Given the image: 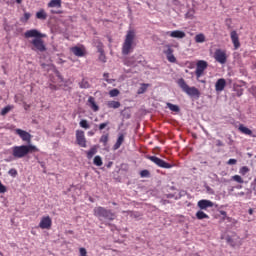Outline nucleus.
<instances>
[{"label": "nucleus", "instance_id": "f257e3e1", "mask_svg": "<svg viewBox=\"0 0 256 256\" xmlns=\"http://www.w3.org/2000/svg\"><path fill=\"white\" fill-rule=\"evenodd\" d=\"M94 216L97 217L105 225H111L109 221H115L117 214L111 209H107L103 206H98L93 209Z\"/></svg>", "mask_w": 256, "mask_h": 256}, {"label": "nucleus", "instance_id": "f03ea898", "mask_svg": "<svg viewBox=\"0 0 256 256\" xmlns=\"http://www.w3.org/2000/svg\"><path fill=\"white\" fill-rule=\"evenodd\" d=\"M12 149V155L15 157V159H23V157H27L29 153H35L39 151L36 146H33L31 144L28 145H21V146H14Z\"/></svg>", "mask_w": 256, "mask_h": 256}, {"label": "nucleus", "instance_id": "7ed1b4c3", "mask_svg": "<svg viewBox=\"0 0 256 256\" xmlns=\"http://www.w3.org/2000/svg\"><path fill=\"white\" fill-rule=\"evenodd\" d=\"M177 85L189 97H194L195 99H199L201 97V92L199 91V89L195 88V86L190 87L187 84V82H185V79L183 78L178 79Z\"/></svg>", "mask_w": 256, "mask_h": 256}, {"label": "nucleus", "instance_id": "20e7f679", "mask_svg": "<svg viewBox=\"0 0 256 256\" xmlns=\"http://www.w3.org/2000/svg\"><path fill=\"white\" fill-rule=\"evenodd\" d=\"M135 39V31L130 30L126 34V38L122 45V54L129 55L133 51V41Z\"/></svg>", "mask_w": 256, "mask_h": 256}, {"label": "nucleus", "instance_id": "39448f33", "mask_svg": "<svg viewBox=\"0 0 256 256\" xmlns=\"http://www.w3.org/2000/svg\"><path fill=\"white\" fill-rule=\"evenodd\" d=\"M31 49L36 53H45L47 51V46H45V42L43 38H36L31 41Z\"/></svg>", "mask_w": 256, "mask_h": 256}, {"label": "nucleus", "instance_id": "423d86ee", "mask_svg": "<svg viewBox=\"0 0 256 256\" xmlns=\"http://www.w3.org/2000/svg\"><path fill=\"white\" fill-rule=\"evenodd\" d=\"M146 159H149V161H152V163L158 167H161V169H171L173 167V165L167 163L165 160L157 156H146Z\"/></svg>", "mask_w": 256, "mask_h": 256}, {"label": "nucleus", "instance_id": "0eeeda50", "mask_svg": "<svg viewBox=\"0 0 256 256\" xmlns=\"http://www.w3.org/2000/svg\"><path fill=\"white\" fill-rule=\"evenodd\" d=\"M209 67V64L205 60H199L196 63V70H195V75L196 79H201L203 77V73H205V70Z\"/></svg>", "mask_w": 256, "mask_h": 256}, {"label": "nucleus", "instance_id": "6e6552de", "mask_svg": "<svg viewBox=\"0 0 256 256\" xmlns=\"http://www.w3.org/2000/svg\"><path fill=\"white\" fill-rule=\"evenodd\" d=\"M25 39H39V38H45L47 35L39 32L37 29H30L24 33Z\"/></svg>", "mask_w": 256, "mask_h": 256}, {"label": "nucleus", "instance_id": "1a4fd4ad", "mask_svg": "<svg viewBox=\"0 0 256 256\" xmlns=\"http://www.w3.org/2000/svg\"><path fill=\"white\" fill-rule=\"evenodd\" d=\"M214 59L217 61V63L225 65V63H227V54L223 50L217 49L214 52Z\"/></svg>", "mask_w": 256, "mask_h": 256}, {"label": "nucleus", "instance_id": "9d476101", "mask_svg": "<svg viewBox=\"0 0 256 256\" xmlns=\"http://www.w3.org/2000/svg\"><path fill=\"white\" fill-rule=\"evenodd\" d=\"M164 55H166L167 60L169 63H176L177 58H175V55H173V48H171V45L164 46L163 50Z\"/></svg>", "mask_w": 256, "mask_h": 256}, {"label": "nucleus", "instance_id": "9b49d317", "mask_svg": "<svg viewBox=\"0 0 256 256\" xmlns=\"http://www.w3.org/2000/svg\"><path fill=\"white\" fill-rule=\"evenodd\" d=\"M76 141L80 147H87V139L83 130H76Z\"/></svg>", "mask_w": 256, "mask_h": 256}, {"label": "nucleus", "instance_id": "f8f14e48", "mask_svg": "<svg viewBox=\"0 0 256 256\" xmlns=\"http://www.w3.org/2000/svg\"><path fill=\"white\" fill-rule=\"evenodd\" d=\"M197 207H199L201 211H207V209L215 207V203H213L211 200L202 199L198 201Z\"/></svg>", "mask_w": 256, "mask_h": 256}, {"label": "nucleus", "instance_id": "ddd939ff", "mask_svg": "<svg viewBox=\"0 0 256 256\" xmlns=\"http://www.w3.org/2000/svg\"><path fill=\"white\" fill-rule=\"evenodd\" d=\"M16 135L22 139V141H26V143H31V134L25 130H22L20 128H17L15 130Z\"/></svg>", "mask_w": 256, "mask_h": 256}, {"label": "nucleus", "instance_id": "4468645a", "mask_svg": "<svg viewBox=\"0 0 256 256\" xmlns=\"http://www.w3.org/2000/svg\"><path fill=\"white\" fill-rule=\"evenodd\" d=\"M166 35H169L173 39H185L186 34L181 30L167 31Z\"/></svg>", "mask_w": 256, "mask_h": 256}, {"label": "nucleus", "instance_id": "2eb2a0df", "mask_svg": "<svg viewBox=\"0 0 256 256\" xmlns=\"http://www.w3.org/2000/svg\"><path fill=\"white\" fill-rule=\"evenodd\" d=\"M52 220L51 217L46 216L43 217L39 223V228L40 229H51V225H52Z\"/></svg>", "mask_w": 256, "mask_h": 256}, {"label": "nucleus", "instance_id": "dca6fc26", "mask_svg": "<svg viewBox=\"0 0 256 256\" xmlns=\"http://www.w3.org/2000/svg\"><path fill=\"white\" fill-rule=\"evenodd\" d=\"M230 39L234 45V49H239L241 47V42H239V34H237V31H232L230 33Z\"/></svg>", "mask_w": 256, "mask_h": 256}, {"label": "nucleus", "instance_id": "f3484780", "mask_svg": "<svg viewBox=\"0 0 256 256\" xmlns=\"http://www.w3.org/2000/svg\"><path fill=\"white\" fill-rule=\"evenodd\" d=\"M226 86H227V81L224 78H220L216 81L215 91L221 92L225 89Z\"/></svg>", "mask_w": 256, "mask_h": 256}, {"label": "nucleus", "instance_id": "a211bd4d", "mask_svg": "<svg viewBox=\"0 0 256 256\" xmlns=\"http://www.w3.org/2000/svg\"><path fill=\"white\" fill-rule=\"evenodd\" d=\"M125 141V135L119 134L116 143L113 145V151H117L123 145Z\"/></svg>", "mask_w": 256, "mask_h": 256}, {"label": "nucleus", "instance_id": "6ab92c4d", "mask_svg": "<svg viewBox=\"0 0 256 256\" xmlns=\"http://www.w3.org/2000/svg\"><path fill=\"white\" fill-rule=\"evenodd\" d=\"M238 131H240V133H243L244 135H249L250 137H253V131L243 124L239 125Z\"/></svg>", "mask_w": 256, "mask_h": 256}, {"label": "nucleus", "instance_id": "aec40b11", "mask_svg": "<svg viewBox=\"0 0 256 256\" xmlns=\"http://www.w3.org/2000/svg\"><path fill=\"white\" fill-rule=\"evenodd\" d=\"M88 104H89V107L94 110L95 112L99 111V106L97 105V103H95V98L90 96L88 98Z\"/></svg>", "mask_w": 256, "mask_h": 256}, {"label": "nucleus", "instance_id": "412c9836", "mask_svg": "<svg viewBox=\"0 0 256 256\" xmlns=\"http://www.w3.org/2000/svg\"><path fill=\"white\" fill-rule=\"evenodd\" d=\"M72 53L76 55V57H83L85 55V52L83 51V48L79 46H75L72 48Z\"/></svg>", "mask_w": 256, "mask_h": 256}, {"label": "nucleus", "instance_id": "4be33fe9", "mask_svg": "<svg viewBox=\"0 0 256 256\" xmlns=\"http://www.w3.org/2000/svg\"><path fill=\"white\" fill-rule=\"evenodd\" d=\"M196 219H198V221H203V219H209V216L203 210H198L196 212Z\"/></svg>", "mask_w": 256, "mask_h": 256}, {"label": "nucleus", "instance_id": "5701e85b", "mask_svg": "<svg viewBox=\"0 0 256 256\" xmlns=\"http://www.w3.org/2000/svg\"><path fill=\"white\" fill-rule=\"evenodd\" d=\"M107 107L109 109H119V107H121V102L119 101H108L107 102Z\"/></svg>", "mask_w": 256, "mask_h": 256}, {"label": "nucleus", "instance_id": "b1692460", "mask_svg": "<svg viewBox=\"0 0 256 256\" xmlns=\"http://www.w3.org/2000/svg\"><path fill=\"white\" fill-rule=\"evenodd\" d=\"M48 7L61 9V0H51L48 3Z\"/></svg>", "mask_w": 256, "mask_h": 256}, {"label": "nucleus", "instance_id": "393cba45", "mask_svg": "<svg viewBox=\"0 0 256 256\" xmlns=\"http://www.w3.org/2000/svg\"><path fill=\"white\" fill-rule=\"evenodd\" d=\"M36 19H40L41 21H45V19H47V13L44 9H41L36 13Z\"/></svg>", "mask_w": 256, "mask_h": 256}, {"label": "nucleus", "instance_id": "a878e982", "mask_svg": "<svg viewBox=\"0 0 256 256\" xmlns=\"http://www.w3.org/2000/svg\"><path fill=\"white\" fill-rule=\"evenodd\" d=\"M168 109H170V111H173L174 113H179V111H181V108H179L178 105L176 104H172L170 102L166 103Z\"/></svg>", "mask_w": 256, "mask_h": 256}, {"label": "nucleus", "instance_id": "bb28decb", "mask_svg": "<svg viewBox=\"0 0 256 256\" xmlns=\"http://www.w3.org/2000/svg\"><path fill=\"white\" fill-rule=\"evenodd\" d=\"M87 153V159H93V156L97 153V146H93Z\"/></svg>", "mask_w": 256, "mask_h": 256}, {"label": "nucleus", "instance_id": "cd10ccee", "mask_svg": "<svg viewBox=\"0 0 256 256\" xmlns=\"http://www.w3.org/2000/svg\"><path fill=\"white\" fill-rule=\"evenodd\" d=\"M194 40H195V43H205V34L203 33L197 34Z\"/></svg>", "mask_w": 256, "mask_h": 256}, {"label": "nucleus", "instance_id": "c85d7f7f", "mask_svg": "<svg viewBox=\"0 0 256 256\" xmlns=\"http://www.w3.org/2000/svg\"><path fill=\"white\" fill-rule=\"evenodd\" d=\"M121 115L124 119H131V110H129V108H125L121 111Z\"/></svg>", "mask_w": 256, "mask_h": 256}, {"label": "nucleus", "instance_id": "c756f323", "mask_svg": "<svg viewBox=\"0 0 256 256\" xmlns=\"http://www.w3.org/2000/svg\"><path fill=\"white\" fill-rule=\"evenodd\" d=\"M149 87V84H141V86L139 87L137 93L138 95H143V93H145L147 91V88Z\"/></svg>", "mask_w": 256, "mask_h": 256}, {"label": "nucleus", "instance_id": "7c9ffc66", "mask_svg": "<svg viewBox=\"0 0 256 256\" xmlns=\"http://www.w3.org/2000/svg\"><path fill=\"white\" fill-rule=\"evenodd\" d=\"M93 163L96 167H101V165H103V159H101V156H95Z\"/></svg>", "mask_w": 256, "mask_h": 256}, {"label": "nucleus", "instance_id": "2f4dec72", "mask_svg": "<svg viewBox=\"0 0 256 256\" xmlns=\"http://www.w3.org/2000/svg\"><path fill=\"white\" fill-rule=\"evenodd\" d=\"M79 87H80V89H89V87H91V85L89 84V82L87 80L83 79L79 83Z\"/></svg>", "mask_w": 256, "mask_h": 256}, {"label": "nucleus", "instance_id": "473e14b6", "mask_svg": "<svg viewBox=\"0 0 256 256\" xmlns=\"http://www.w3.org/2000/svg\"><path fill=\"white\" fill-rule=\"evenodd\" d=\"M11 109H13V106L11 105H7L6 107H4L1 112L0 115L5 116L7 115V113H9L11 111Z\"/></svg>", "mask_w": 256, "mask_h": 256}, {"label": "nucleus", "instance_id": "72a5a7b5", "mask_svg": "<svg viewBox=\"0 0 256 256\" xmlns=\"http://www.w3.org/2000/svg\"><path fill=\"white\" fill-rule=\"evenodd\" d=\"M109 142V134H104L100 138V143H103L104 147L107 146V143Z\"/></svg>", "mask_w": 256, "mask_h": 256}, {"label": "nucleus", "instance_id": "f704fd0d", "mask_svg": "<svg viewBox=\"0 0 256 256\" xmlns=\"http://www.w3.org/2000/svg\"><path fill=\"white\" fill-rule=\"evenodd\" d=\"M194 15H195V9L190 8L185 14V17L186 19H193Z\"/></svg>", "mask_w": 256, "mask_h": 256}, {"label": "nucleus", "instance_id": "c9c22d12", "mask_svg": "<svg viewBox=\"0 0 256 256\" xmlns=\"http://www.w3.org/2000/svg\"><path fill=\"white\" fill-rule=\"evenodd\" d=\"M29 19H31V13L25 12L24 16L22 18H20V21H21V23H27V21H29Z\"/></svg>", "mask_w": 256, "mask_h": 256}, {"label": "nucleus", "instance_id": "e433bc0d", "mask_svg": "<svg viewBox=\"0 0 256 256\" xmlns=\"http://www.w3.org/2000/svg\"><path fill=\"white\" fill-rule=\"evenodd\" d=\"M80 127H82V129H89V122H87V120L83 119L80 121L79 123Z\"/></svg>", "mask_w": 256, "mask_h": 256}, {"label": "nucleus", "instance_id": "4c0bfd02", "mask_svg": "<svg viewBox=\"0 0 256 256\" xmlns=\"http://www.w3.org/2000/svg\"><path fill=\"white\" fill-rule=\"evenodd\" d=\"M119 89L117 88H114L112 90L109 91V95L110 97H118L119 96Z\"/></svg>", "mask_w": 256, "mask_h": 256}, {"label": "nucleus", "instance_id": "58836bf2", "mask_svg": "<svg viewBox=\"0 0 256 256\" xmlns=\"http://www.w3.org/2000/svg\"><path fill=\"white\" fill-rule=\"evenodd\" d=\"M8 175H10V177H17V175H19V173L17 172V169L15 168H11L9 171H8Z\"/></svg>", "mask_w": 256, "mask_h": 256}, {"label": "nucleus", "instance_id": "ea45409f", "mask_svg": "<svg viewBox=\"0 0 256 256\" xmlns=\"http://www.w3.org/2000/svg\"><path fill=\"white\" fill-rule=\"evenodd\" d=\"M247 173H249V167L243 166L242 168H240V171H239L240 175H247Z\"/></svg>", "mask_w": 256, "mask_h": 256}, {"label": "nucleus", "instance_id": "a19ab883", "mask_svg": "<svg viewBox=\"0 0 256 256\" xmlns=\"http://www.w3.org/2000/svg\"><path fill=\"white\" fill-rule=\"evenodd\" d=\"M220 215H222V220L225 221V219H231L230 217H227V212L225 210H219Z\"/></svg>", "mask_w": 256, "mask_h": 256}, {"label": "nucleus", "instance_id": "79ce46f5", "mask_svg": "<svg viewBox=\"0 0 256 256\" xmlns=\"http://www.w3.org/2000/svg\"><path fill=\"white\" fill-rule=\"evenodd\" d=\"M232 179L233 181H236V183H243V178H241L239 175H234Z\"/></svg>", "mask_w": 256, "mask_h": 256}, {"label": "nucleus", "instance_id": "37998d69", "mask_svg": "<svg viewBox=\"0 0 256 256\" xmlns=\"http://www.w3.org/2000/svg\"><path fill=\"white\" fill-rule=\"evenodd\" d=\"M151 175V173L149 172V170H142L140 172V177H149Z\"/></svg>", "mask_w": 256, "mask_h": 256}, {"label": "nucleus", "instance_id": "c03bdc74", "mask_svg": "<svg viewBox=\"0 0 256 256\" xmlns=\"http://www.w3.org/2000/svg\"><path fill=\"white\" fill-rule=\"evenodd\" d=\"M7 193V186L0 181V194Z\"/></svg>", "mask_w": 256, "mask_h": 256}, {"label": "nucleus", "instance_id": "a18cd8bd", "mask_svg": "<svg viewBox=\"0 0 256 256\" xmlns=\"http://www.w3.org/2000/svg\"><path fill=\"white\" fill-rule=\"evenodd\" d=\"M103 77H104L106 83H113V80L109 79V73H104Z\"/></svg>", "mask_w": 256, "mask_h": 256}, {"label": "nucleus", "instance_id": "49530a36", "mask_svg": "<svg viewBox=\"0 0 256 256\" xmlns=\"http://www.w3.org/2000/svg\"><path fill=\"white\" fill-rule=\"evenodd\" d=\"M227 165H237V159L230 158L227 162Z\"/></svg>", "mask_w": 256, "mask_h": 256}, {"label": "nucleus", "instance_id": "de8ad7c7", "mask_svg": "<svg viewBox=\"0 0 256 256\" xmlns=\"http://www.w3.org/2000/svg\"><path fill=\"white\" fill-rule=\"evenodd\" d=\"M56 77L61 81V83H64L65 80L63 79L60 71H56Z\"/></svg>", "mask_w": 256, "mask_h": 256}, {"label": "nucleus", "instance_id": "09e8293b", "mask_svg": "<svg viewBox=\"0 0 256 256\" xmlns=\"http://www.w3.org/2000/svg\"><path fill=\"white\" fill-rule=\"evenodd\" d=\"M107 125H109V122L101 123V124L99 125V130H100V131H103V129H105V127H107Z\"/></svg>", "mask_w": 256, "mask_h": 256}, {"label": "nucleus", "instance_id": "8fccbe9b", "mask_svg": "<svg viewBox=\"0 0 256 256\" xmlns=\"http://www.w3.org/2000/svg\"><path fill=\"white\" fill-rule=\"evenodd\" d=\"M79 252H80V255H81V256H87V249H85V248H80V249H79Z\"/></svg>", "mask_w": 256, "mask_h": 256}, {"label": "nucleus", "instance_id": "3c124183", "mask_svg": "<svg viewBox=\"0 0 256 256\" xmlns=\"http://www.w3.org/2000/svg\"><path fill=\"white\" fill-rule=\"evenodd\" d=\"M225 144L221 140H216V146L217 147H223Z\"/></svg>", "mask_w": 256, "mask_h": 256}, {"label": "nucleus", "instance_id": "603ef678", "mask_svg": "<svg viewBox=\"0 0 256 256\" xmlns=\"http://www.w3.org/2000/svg\"><path fill=\"white\" fill-rule=\"evenodd\" d=\"M226 241H227V243H229L230 245H233V238H231V236H228V237L226 238Z\"/></svg>", "mask_w": 256, "mask_h": 256}, {"label": "nucleus", "instance_id": "864d4df0", "mask_svg": "<svg viewBox=\"0 0 256 256\" xmlns=\"http://www.w3.org/2000/svg\"><path fill=\"white\" fill-rule=\"evenodd\" d=\"M51 13H53L54 15H59V14H61V11L51 10Z\"/></svg>", "mask_w": 256, "mask_h": 256}, {"label": "nucleus", "instance_id": "5fc2aeb1", "mask_svg": "<svg viewBox=\"0 0 256 256\" xmlns=\"http://www.w3.org/2000/svg\"><path fill=\"white\" fill-rule=\"evenodd\" d=\"M88 135H89V137H93V135H95V132L93 130H91L88 132Z\"/></svg>", "mask_w": 256, "mask_h": 256}, {"label": "nucleus", "instance_id": "6e6d98bb", "mask_svg": "<svg viewBox=\"0 0 256 256\" xmlns=\"http://www.w3.org/2000/svg\"><path fill=\"white\" fill-rule=\"evenodd\" d=\"M197 81H198L199 83H204V84L207 83L206 80H201L200 78H198Z\"/></svg>", "mask_w": 256, "mask_h": 256}, {"label": "nucleus", "instance_id": "4d7b16f0", "mask_svg": "<svg viewBox=\"0 0 256 256\" xmlns=\"http://www.w3.org/2000/svg\"><path fill=\"white\" fill-rule=\"evenodd\" d=\"M113 166V162H108V164L106 165V167L109 169L110 167Z\"/></svg>", "mask_w": 256, "mask_h": 256}, {"label": "nucleus", "instance_id": "13d9d810", "mask_svg": "<svg viewBox=\"0 0 256 256\" xmlns=\"http://www.w3.org/2000/svg\"><path fill=\"white\" fill-rule=\"evenodd\" d=\"M238 195H239V197H243V196H245V192H239Z\"/></svg>", "mask_w": 256, "mask_h": 256}, {"label": "nucleus", "instance_id": "bf43d9fd", "mask_svg": "<svg viewBox=\"0 0 256 256\" xmlns=\"http://www.w3.org/2000/svg\"><path fill=\"white\" fill-rule=\"evenodd\" d=\"M40 165L43 169H45V162H40Z\"/></svg>", "mask_w": 256, "mask_h": 256}, {"label": "nucleus", "instance_id": "052dcab7", "mask_svg": "<svg viewBox=\"0 0 256 256\" xmlns=\"http://www.w3.org/2000/svg\"><path fill=\"white\" fill-rule=\"evenodd\" d=\"M248 213H249V215H252L253 209L250 208V209L248 210Z\"/></svg>", "mask_w": 256, "mask_h": 256}, {"label": "nucleus", "instance_id": "680f3d73", "mask_svg": "<svg viewBox=\"0 0 256 256\" xmlns=\"http://www.w3.org/2000/svg\"><path fill=\"white\" fill-rule=\"evenodd\" d=\"M23 0H16V3L21 4Z\"/></svg>", "mask_w": 256, "mask_h": 256}, {"label": "nucleus", "instance_id": "e2e57ef3", "mask_svg": "<svg viewBox=\"0 0 256 256\" xmlns=\"http://www.w3.org/2000/svg\"><path fill=\"white\" fill-rule=\"evenodd\" d=\"M238 97H241V93H238Z\"/></svg>", "mask_w": 256, "mask_h": 256}, {"label": "nucleus", "instance_id": "0e129e2a", "mask_svg": "<svg viewBox=\"0 0 256 256\" xmlns=\"http://www.w3.org/2000/svg\"><path fill=\"white\" fill-rule=\"evenodd\" d=\"M242 186H238L237 189H241Z\"/></svg>", "mask_w": 256, "mask_h": 256}, {"label": "nucleus", "instance_id": "69168bd1", "mask_svg": "<svg viewBox=\"0 0 256 256\" xmlns=\"http://www.w3.org/2000/svg\"><path fill=\"white\" fill-rule=\"evenodd\" d=\"M175 3H177V0H173Z\"/></svg>", "mask_w": 256, "mask_h": 256}, {"label": "nucleus", "instance_id": "338daca9", "mask_svg": "<svg viewBox=\"0 0 256 256\" xmlns=\"http://www.w3.org/2000/svg\"><path fill=\"white\" fill-rule=\"evenodd\" d=\"M254 182L256 183V178L254 179Z\"/></svg>", "mask_w": 256, "mask_h": 256}]
</instances>
